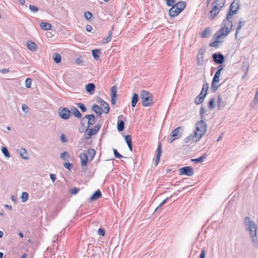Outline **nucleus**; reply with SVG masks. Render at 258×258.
Segmentation results:
<instances>
[{"label": "nucleus", "instance_id": "7", "mask_svg": "<svg viewBox=\"0 0 258 258\" xmlns=\"http://www.w3.org/2000/svg\"><path fill=\"white\" fill-rule=\"evenodd\" d=\"M58 114L63 119H68L71 116V111L67 107L59 108L58 109Z\"/></svg>", "mask_w": 258, "mask_h": 258}, {"label": "nucleus", "instance_id": "26", "mask_svg": "<svg viewBox=\"0 0 258 258\" xmlns=\"http://www.w3.org/2000/svg\"><path fill=\"white\" fill-rule=\"evenodd\" d=\"M217 102L218 104V107L219 110H222L224 108L225 105V103L221 99V97L220 95L217 97Z\"/></svg>", "mask_w": 258, "mask_h": 258}, {"label": "nucleus", "instance_id": "57", "mask_svg": "<svg viewBox=\"0 0 258 258\" xmlns=\"http://www.w3.org/2000/svg\"><path fill=\"white\" fill-rule=\"evenodd\" d=\"M98 233L102 236H103L105 235V230L103 228H99L98 230Z\"/></svg>", "mask_w": 258, "mask_h": 258}, {"label": "nucleus", "instance_id": "21", "mask_svg": "<svg viewBox=\"0 0 258 258\" xmlns=\"http://www.w3.org/2000/svg\"><path fill=\"white\" fill-rule=\"evenodd\" d=\"M70 111L71 113H72L75 117L79 118H81L82 117V114L75 107H71Z\"/></svg>", "mask_w": 258, "mask_h": 258}, {"label": "nucleus", "instance_id": "18", "mask_svg": "<svg viewBox=\"0 0 258 258\" xmlns=\"http://www.w3.org/2000/svg\"><path fill=\"white\" fill-rule=\"evenodd\" d=\"M225 2L226 0H215L212 6H216L217 8L222 9L225 4Z\"/></svg>", "mask_w": 258, "mask_h": 258}, {"label": "nucleus", "instance_id": "8", "mask_svg": "<svg viewBox=\"0 0 258 258\" xmlns=\"http://www.w3.org/2000/svg\"><path fill=\"white\" fill-rule=\"evenodd\" d=\"M231 29L223 25V27L215 34V36L217 39H220L222 36H227Z\"/></svg>", "mask_w": 258, "mask_h": 258}, {"label": "nucleus", "instance_id": "37", "mask_svg": "<svg viewBox=\"0 0 258 258\" xmlns=\"http://www.w3.org/2000/svg\"><path fill=\"white\" fill-rule=\"evenodd\" d=\"M1 150L2 153L4 154L5 156L7 158H10V154L9 153V152L8 150V149L4 146H2L1 148Z\"/></svg>", "mask_w": 258, "mask_h": 258}, {"label": "nucleus", "instance_id": "59", "mask_svg": "<svg viewBox=\"0 0 258 258\" xmlns=\"http://www.w3.org/2000/svg\"><path fill=\"white\" fill-rule=\"evenodd\" d=\"M64 167L65 168H66L67 169H70L71 168H72L73 167V165L71 163H70L69 162L67 163H65L64 164Z\"/></svg>", "mask_w": 258, "mask_h": 258}, {"label": "nucleus", "instance_id": "16", "mask_svg": "<svg viewBox=\"0 0 258 258\" xmlns=\"http://www.w3.org/2000/svg\"><path fill=\"white\" fill-rule=\"evenodd\" d=\"M203 57H204V51L202 49H200L199 52L198 54L197 55V63L199 65L202 66L204 64Z\"/></svg>", "mask_w": 258, "mask_h": 258}, {"label": "nucleus", "instance_id": "35", "mask_svg": "<svg viewBox=\"0 0 258 258\" xmlns=\"http://www.w3.org/2000/svg\"><path fill=\"white\" fill-rule=\"evenodd\" d=\"M61 55L57 53H54L53 54V59L55 62L58 63L61 61Z\"/></svg>", "mask_w": 258, "mask_h": 258}, {"label": "nucleus", "instance_id": "44", "mask_svg": "<svg viewBox=\"0 0 258 258\" xmlns=\"http://www.w3.org/2000/svg\"><path fill=\"white\" fill-rule=\"evenodd\" d=\"M32 83V79L30 78H27L25 83V85L27 88H30L31 87Z\"/></svg>", "mask_w": 258, "mask_h": 258}, {"label": "nucleus", "instance_id": "4", "mask_svg": "<svg viewBox=\"0 0 258 258\" xmlns=\"http://www.w3.org/2000/svg\"><path fill=\"white\" fill-rule=\"evenodd\" d=\"M223 70V68L222 65H220L218 67V71L216 72L215 74V75L214 76V78L213 79L212 83V90L213 92H216L218 87H219V85H217L216 84L219 82V78L220 76V74L221 73V71Z\"/></svg>", "mask_w": 258, "mask_h": 258}, {"label": "nucleus", "instance_id": "24", "mask_svg": "<svg viewBox=\"0 0 258 258\" xmlns=\"http://www.w3.org/2000/svg\"><path fill=\"white\" fill-rule=\"evenodd\" d=\"M211 30L209 27L206 28L201 33V37L202 38H208L211 35Z\"/></svg>", "mask_w": 258, "mask_h": 258}, {"label": "nucleus", "instance_id": "3", "mask_svg": "<svg viewBox=\"0 0 258 258\" xmlns=\"http://www.w3.org/2000/svg\"><path fill=\"white\" fill-rule=\"evenodd\" d=\"M140 96L143 106L147 107L152 105L153 97L150 92L146 90H143L141 92Z\"/></svg>", "mask_w": 258, "mask_h": 258}, {"label": "nucleus", "instance_id": "55", "mask_svg": "<svg viewBox=\"0 0 258 258\" xmlns=\"http://www.w3.org/2000/svg\"><path fill=\"white\" fill-rule=\"evenodd\" d=\"M191 140L195 141V140L192 139V136H189L185 138L184 142L185 143H188L190 142Z\"/></svg>", "mask_w": 258, "mask_h": 258}, {"label": "nucleus", "instance_id": "39", "mask_svg": "<svg viewBox=\"0 0 258 258\" xmlns=\"http://www.w3.org/2000/svg\"><path fill=\"white\" fill-rule=\"evenodd\" d=\"M208 89H209V85L207 82H205V83L203 84V87H202V89L201 91L202 93H204V94H206V95H207V92L208 91Z\"/></svg>", "mask_w": 258, "mask_h": 258}, {"label": "nucleus", "instance_id": "13", "mask_svg": "<svg viewBox=\"0 0 258 258\" xmlns=\"http://www.w3.org/2000/svg\"><path fill=\"white\" fill-rule=\"evenodd\" d=\"M183 128L181 126L178 127L174 129L170 134V136L174 137V139H177L181 137Z\"/></svg>", "mask_w": 258, "mask_h": 258}, {"label": "nucleus", "instance_id": "51", "mask_svg": "<svg viewBox=\"0 0 258 258\" xmlns=\"http://www.w3.org/2000/svg\"><path fill=\"white\" fill-rule=\"evenodd\" d=\"M79 190H80L79 188L74 187L71 189V194H73V195H76L79 192Z\"/></svg>", "mask_w": 258, "mask_h": 258}, {"label": "nucleus", "instance_id": "17", "mask_svg": "<svg viewBox=\"0 0 258 258\" xmlns=\"http://www.w3.org/2000/svg\"><path fill=\"white\" fill-rule=\"evenodd\" d=\"M232 16H229L228 17V14H227L226 18L225 20H224L223 22V24L224 27H229V28H232V22L230 20L231 19Z\"/></svg>", "mask_w": 258, "mask_h": 258}, {"label": "nucleus", "instance_id": "23", "mask_svg": "<svg viewBox=\"0 0 258 258\" xmlns=\"http://www.w3.org/2000/svg\"><path fill=\"white\" fill-rule=\"evenodd\" d=\"M95 88V85L92 83H89L86 87V91L90 94H92L94 93Z\"/></svg>", "mask_w": 258, "mask_h": 258}, {"label": "nucleus", "instance_id": "25", "mask_svg": "<svg viewBox=\"0 0 258 258\" xmlns=\"http://www.w3.org/2000/svg\"><path fill=\"white\" fill-rule=\"evenodd\" d=\"M85 153H87L90 161H92L95 155V151L93 149H89L86 151Z\"/></svg>", "mask_w": 258, "mask_h": 258}, {"label": "nucleus", "instance_id": "42", "mask_svg": "<svg viewBox=\"0 0 258 258\" xmlns=\"http://www.w3.org/2000/svg\"><path fill=\"white\" fill-rule=\"evenodd\" d=\"M111 96H113V97L116 96L117 87L115 86L111 88Z\"/></svg>", "mask_w": 258, "mask_h": 258}, {"label": "nucleus", "instance_id": "48", "mask_svg": "<svg viewBox=\"0 0 258 258\" xmlns=\"http://www.w3.org/2000/svg\"><path fill=\"white\" fill-rule=\"evenodd\" d=\"M113 153H114V155L115 158H121L123 157V156L118 152V151L116 149H113Z\"/></svg>", "mask_w": 258, "mask_h": 258}, {"label": "nucleus", "instance_id": "22", "mask_svg": "<svg viewBox=\"0 0 258 258\" xmlns=\"http://www.w3.org/2000/svg\"><path fill=\"white\" fill-rule=\"evenodd\" d=\"M102 194L99 189L96 190L90 197V201H95L99 199L101 197Z\"/></svg>", "mask_w": 258, "mask_h": 258}, {"label": "nucleus", "instance_id": "10", "mask_svg": "<svg viewBox=\"0 0 258 258\" xmlns=\"http://www.w3.org/2000/svg\"><path fill=\"white\" fill-rule=\"evenodd\" d=\"M88 120V126L87 128H88L90 125H93L96 122V119L95 115L94 114H89L85 115L82 119L81 123L83 124V121L85 120V119Z\"/></svg>", "mask_w": 258, "mask_h": 258}, {"label": "nucleus", "instance_id": "9", "mask_svg": "<svg viewBox=\"0 0 258 258\" xmlns=\"http://www.w3.org/2000/svg\"><path fill=\"white\" fill-rule=\"evenodd\" d=\"M79 157L81 161V167L83 170L87 168V164L88 161H90L87 153L84 152L80 154Z\"/></svg>", "mask_w": 258, "mask_h": 258}, {"label": "nucleus", "instance_id": "56", "mask_svg": "<svg viewBox=\"0 0 258 258\" xmlns=\"http://www.w3.org/2000/svg\"><path fill=\"white\" fill-rule=\"evenodd\" d=\"M200 115L202 118H204V115L205 113V109L203 107H201L200 111Z\"/></svg>", "mask_w": 258, "mask_h": 258}, {"label": "nucleus", "instance_id": "63", "mask_svg": "<svg viewBox=\"0 0 258 258\" xmlns=\"http://www.w3.org/2000/svg\"><path fill=\"white\" fill-rule=\"evenodd\" d=\"M82 61H83V59L81 57H79L78 58H77L76 59V61H75V62L77 64H79V63H81Z\"/></svg>", "mask_w": 258, "mask_h": 258}, {"label": "nucleus", "instance_id": "15", "mask_svg": "<svg viewBox=\"0 0 258 258\" xmlns=\"http://www.w3.org/2000/svg\"><path fill=\"white\" fill-rule=\"evenodd\" d=\"M156 152L157 153L156 155V158L154 161V164L155 166H157L160 160V157L162 153L161 143H159L158 144Z\"/></svg>", "mask_w": 258, "mask_h": 258}, {"label": "nucleus", "instance_id": "20", "mask_svg": "<svg viewBox=\"0 0 258 258\" xmlns=\"http://www.w3.org/2000/svg\"><path fill=\"white\" fill-rule=\"evenodd\" d=\"M174 6L178 9V12H180L181 13L185 8L186 6V3L184 1L179 2L176 3Z\"/></svg>", "mask_w": 258, "mask_h": 258}, {"label": "nucleus", "instance_id": "19", "mask_svg": "<svg viewBox=\"0 0 258 258\" xmlns=\"http://www.w3.org/2000/svg\"><path fill=\"white\" fill-rule=\"evenodd\" d=\"M180 13V12H178V9L173 6L169 11V15L172 17H176Z\"/></svg>", "mask_w": 258, "mask_h": 258}, {"label": "nucleus", "instance_id": "54", "mask_svg": "<svg viewBox=\"0 0 258 258\" xmlns=\"http://www.w3.org/2000/svg\"><path fill=\"white\" fill-rule=\"evenodd\" d=\"M97 102L100 104L101 108H103L104 106V104H105V101H104L102 98H99L97 99Z\"/></svg>", "mask_w": 258, "mask_h": 258}, {"label": "nucleus", "instance_id": "12", "mask_svg": "<svg viewBox=\"0 0 258 258\" xmlns=\"http://www.w3.org/2000/svg\"><path fill=\"white\" fill-rule=\"evenodd\" d=\"M214 61L218 64H222L224 61V55L220 53H214L212 55Z\"/></svg>", "mask_w": 258, "mask_h": 258}, {"label": "nucleus", "instance_id": "64", "mask_svg": "<svg viewBox=\"0 0 258 258\" xmlns=\"http://www.w3.org/2000/svg\"><path fill=\"white\" fill-rule=\"evenodd\" d=\"M254 100L256 101V102L258 103V88H257V91H256V93L255 95V97H254Z\"/></svg>", "mask_w": 258, "mask_h": 258}, {"label": "nucleus", "instance_id": "36", "mask_svg": "<svg viewBox=\"0 0 258 258\" xmlns=\"http://www.w3.org/2000/svg\"><path fill=\"white\" fill-rule=\"evenodd\" d=\"M108 36L106 38H104L102 40L103 43H107L108 42L110 41L112 38V32L111 31H109L108 33Z\"/></svg>", "mask_w": 258, "mask_h": 258}, {"label": "nucleus", "instance_id": "58", "mask_svg": "<svg viewBox=\"0 0 258 258\" xmlns=\"http://www.w3.org/2000/svg\"><path fill=\"white\" fill-rule=\"evenodd\" d=\"M22 109L24 112H27L29 108L27 105L24 104L22 105Z\"/></svg>", "mask_w": 258, "mask_h": 258}, {"label": "nucleus", "instance_id": "61", "mask_svg": "<svg viewBox=\"0 0 258 258\" xmlns=\"http://www.w3.org/2000/svg\"><path fill=\"white\" fill-rule=\"evenodd\" d=\"M101 127V125L99 124H96L93 128L94 131L98 133Z\"/></svg>", "mask_w": 258, "mask_h": 258}, {"label": "nucleus", "instance_id": "46", "mask_svg": "<svg viewBox=\"0 0 258 258\" xmlns=\"http://www.w3.org/2000/svg\"><path fill=\"white\" fill-rule=\"evenodd\" d=\"M215 99L212 98L209 102V107L211 109H213L215 107Z\"/></svg>", "mask_w": 258, "mask_h": 258}, {"label": "nucleus", "instance_id": "41", "mask_svg": "<svg viewBox=\"0 0 258 258\" xmlns=\"http://www.w3.org/2000/svg\"><path fill=\"white\" fill-rule=\"evenodd\" d=\"M28 197H29V195L27 192L24 191V192H22V195H21V198L22 199L23 202H26L28 199Z\"/></svg>", "mask_w": 258, "mask_h": 258}, {"label": "nucleus", "instance_id": "49", "mask_svg": "<svg viewBox=\"0 0 258 258\" xmlns=\"http://www.w3.org/2000/svg\"><path fill=\"white\" fill-rule=\"evenodd\" d=\"M125 140L126 142L127 145L132 143V137L130 135H126L125 136Z\"/></svg>", "mask_w": 258, "mask_h": 258}, {"label": "nucleus", "instance_id": "27", "mask_svg": "<svg viewBox=\"0 0 258 258\" xmlns=\"http://www.w3.org/2000/svg\"><path fill=\"white\" fill-rule=\"evenodd\" d=\"M27 46L30 50L33 51L37 49V45L31 41H28L27 42Z\"/></svg>", "mask_w": 258, "mask_h": 258}, {"label": "nucleus", "instance_id": "38", "mask_svg": "<svg viewBox=\"0 0 258 258\" xmlns=\"http://www.w3.org/2000/svg\"><path fill=\"white\" fill-rule=\"evenodd\" d=\"M204 100V97L203 96H197L194 102L196 104H200L202 103Z\"/></svg>", "mask_w": 258, "mask_h": 258}, {"label": "nucleus", "instance_id": "47", "mask_svg": "<svg viewBox=\"0 0 258 258\" xmlns=\"http://www.w3.org/2000/svg\"><path fill=\"white\" fill-rule=\"evenodd\" d=\"M65 157H67V158H70V155L69 154V153L67 152H63L62 153H61L60 154V158L64 160H67Z\"/></svg>", "mask_w": 258, "mask_h": 258}, {"label": "nucleus", "instance_id": "5", "mask_svg": "<svg viewBox=\"0 0 258 258\" xmlns=\"http://www.w3.org/2000/svg\"><path fill=\"white\" fill-rule=\"evenodd\" d=\"M240 8V4L239 0H234L231 4L229 11L227 14L228 17L229 16H232L236 14Z\"/></svg>", "mask_w": 258, "mask_h": 258}, {"label": "nucleus", "instance_id": "60", "mask_svg": "<svg viewBox=\"0 0 258 258\" xmlns=\"http://www.w3.org/2000/svg\"><path fill=\"white\" fill-rule=\"evenodd\" d=\"M215 38H216V40L215 41V42L211 43L210 44V45L211 46L216 47L217 46L218 43H219L220 42V41H219V39H217L216 37H215Z\"/></svg>", "mask_w": 258, "mask_h": 258}, {"label": "nucleus", "instance_id": "6", "mask_svg": "<svg viewBox=\"0 0 258 258\" xmlns=\"http://www.w3.org/2000/svg\"><path fill=\"white\" fill-rule=\"evenodd\" d=\"M179 174L185 175L188 176H191L194 174V169L191 166H185L180 168L179 169Z\"/></svg>", "mask_w": 258, "mask_h": 258}, {"label": "nucleus", "instance_id": "29", "mask_svg": "<svg viewBox=\"0 0 258 258\" xmlns=\"http://www.w3.org/2000/svg\"><path fill=\"white\" fill-rule=\"evenodd\" d=\"M139 96L136 93H134L132 97V102H131V105L133 107H135L138 101H139Z\"/></svg>", "mask_w": 258, "mask_h": 258}, {"label": "nucleus", "instance_id": "32", "mask_svg": "<svg viewBox=\"0 0 258 258\" xmlns=\"http://www.w3.org/2000/svg\"><path fill=\"white\" fill-rule=\"evenodd\" d=\"M245 23V22L244 21L240 20L239 22V24L237 27L236 31L235 34V38L237 39V35L239 32V30L241 29L242 27H243Z\"/></svg>", "mask_w": 258, "mask_h": 258}, {"label": "nucleus", "instance_id": "53", "mask_svg": "<svg viewBox=\"0 0 258 258\" xmlns=\"http://www.w3.org/2000/svg\"><path fill=\"white\" fill-rule=\"evenodd\" d=\"M87 130H88V133H89V135L90 136L95 135L97 133L96 132H95L94 131V129L92 128H87Z\"/></svg>", "mask_w": 258, "mask_h": 258}, {"label": "nucleus", "instance_id": "50", "mask_svg": "<svg viewBox=\"0 0 258 258\" xmlns=\"http://www.w3.org/2000/svg\"><path fill=\"white\" fill-rule=\"evenodd\" d=\"M168 198H167L166 199H165V200H164L158 206V207L156 208V209H155V212H156V211H157L158 210L159 208L162 207L167 201V200H168Z\"/></svg>", "mask_w": 258, "mask_h": 258}, {"label": "nucleus", "instance_id": "45", "mask_svg": "<svg viewBox=\"0 0 258 258\" xmlns=\"http://www.w3.org/2000/svg\"><path fill=\"white\" fill-rule=\"evenodd\" d=\"M29 8L31 11L34 12V13L37 12L39 10V9L38 7H37L36 6L32 5H30L29 6Z\"/></svg>", "mask_w": 258, "mask_h": 258}, {"label": "nucleus", "instance_id": "2", "mask_svg": "<svg viewBox=\"0 0 258 258\" xmlns=\"http://www.w3.org/2000/svg\"><path fill=\"white\" fill-rule=\"evenodd\" d=\"M207 130V124L203 120L198 122L196 124V130L192 136V139L195 142L199 141L205 134Z\"/></svg>", "mask_w": 258, "mask_h": 258}, {"label": "nucleus", "instance_id": "14", "mask_svg": "<svg viewBox=\"0 0 258 258\" xmlns=\"http://www.w3.org/2000/svg\"><path fill=\"white\" fill-rule=\"evenodd\" d=\"M212 6V9L210 11V15L209 17V18L211 20H213L216 17V16L218 15V14L219 13L221 10L219 8H217L216 6Z\"/></svg>", "mask_w": 258, "mask_h": 258}, {"label": "nucleus", "instance_id": "33", "mask_svg": "<svg viewBox=\"0 0 258 258\" xmlns=\"http://www.w3.org/2000/svg\"><path fill=\"white\" fill-rule=\"evenodd\" d=\"M92 110L95 112L98 116H100L102 114V111H100V107L94 104L92 108Z\"/></svg>", "mask_w": 258, "mask_h": 258}, {"label": "nucleus", "instance_id": "52", "mask_svg": "<svg viewBox=\"0 0 258 258\" xmlns=\"http://www.w3.org/2000/svg\"><path fill=\"white\" fill-rule=\"evenodd\" d=\"M92 16V14L90 12H85L84 14L85 18L87 20L90 19Z\"/></svg>", "mask_w": 258, "mask_h": 258}, {"label": "nucleus", "instance_id": "28", "mask_svg": "<svg viewBox=\"0 0 258 258\" xmlns=\"http://www.w3.org/2000/svg\"><path fill=\"white\" fill-rule=\"evenodd\" d=\"M19 153L21 156V157L24 159H28L29 158L28 157V153L26 150L24 148H21L20 149Z\"/></svg>", "mask_w": 258, "mask_h": 258}, {"label": "nucleus", "instance_id": "30", "mask_svg": "<svg viewBox=\"0 0 258 258\" xmlns=\"http://www.w3.org/2000/svg\"><path fill=\"white\" fill-rule=\"evenodd\" d=\"M40 26L42 29L44 30H49L51 28V24L46 22H41L40 24Z\"/></svg>", "mask_w": 258, "mask_h": 258}, {"label": "nucleus", "instance_id": "31", "mask_svg": "<svg viewBox=\"0 0 258 258\" xmlns=\"http://www.w3.org/2000/svg\"><path fill=\"white\" fill-rule=\"evenodd\" d=\"M101 53L100 49H95L92 50V54L94 58L96 60L99 59V54Z\"/></svg>", "mask_w": 258, "mask_h": 258}, {"label": "nucleus", "instance_id": "1", "mask_svg": "<svg viewBox=\"0 0 258 258\" xmlns=\"http://www.w3.org/2000/svg\"><path fill=\"white\" fill-rule=\"evenodd\" d=\"M243 224L245 230L249 232V236L252 243L254 247L258 245V238L257 236V226L255 222L250 220L249 217H245L243 219Z\"/></svg>", "mask_w": 258, "mask_h": 258}, {"label": "nucleus", "instance_id": "40", "mask_svg": "<svg viewBox=\"0 0 258 258\" xmlns=\"http://www.w3.org/2000/svg\"><path fill=\"white\" fill-rule=\"evenodd\" d=\"M102 111L105 113H108L109 110V106L108 103L105 102L103 108H101Z\"/></svg>", "mask_w": 258, "mask_h": 258}, {"label": "nucleus", "instance_id": "34", "mask_svg": "<svg viewBox=\"0 0 258 258\" xmlns=\"http://www.w3.org/2000/svg\"><path fill=\"white\" fill-rule=\"evenodd\" d=\"M207 155L205 154L202 157L196 159H192L191 161L196 163H202L204 161V159L207 157Z\"/></svg>", "mask_w": 258, "mask_h": 258}, {"label": "nucleus", "instance_id": "11", "mask_svg": "<svg viewBox=\"0 0 258 258\" xmlns=\"http://www.w3.org/2000/svg\"><path fill=\"white\" fill-rule=\"evenodd\" d=\"M123 119H125V117L123 115H120L118 117L117 128L119 132L123 131L124 128V123Z\"/></svg>", "mask_w": 258, "mask_h": 258}, {"label": "nucleus", "instance_id": "43", "mask_svg": "<svg viewBox=\"0 0 258 258\" xmlns=\"http://www.w3.org/2000/svg\"><path fill=\"white\" fill-rule=\"evenodd\" d=\"M78 107L81 109L83 112H85L87 111V108L85 106L81 103H78L77 104Z\"/></svg>", "mask_w": 258, "mask_h": 258}, {"label": "nucleus", "instance_id": "62", "mask_svg": "<svg viewBox=\"0 0 258 258\" xmlns=\"http://www.w3.org/2000/svg\"><path fill=\"white\" fill-rule=\"evenodd\" d=\"M86 30L88 32H91L92 30V27L90 25H87L86 26Z\"/></svg>", "mask_w": 258, "mask_h": 258}]
</instances>
